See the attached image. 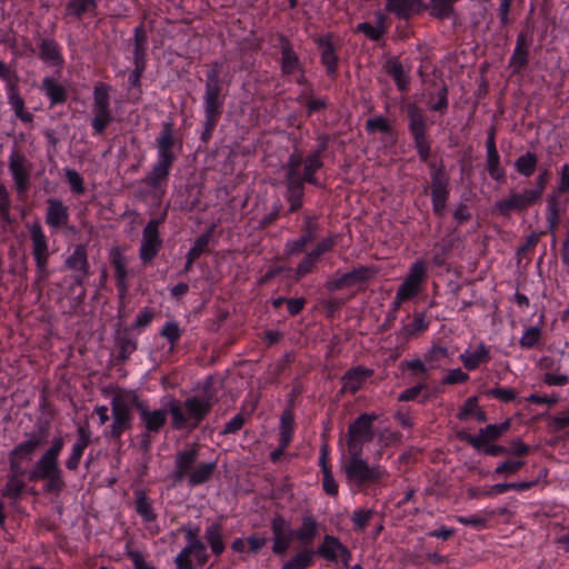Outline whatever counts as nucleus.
<instances>
[{"instance_id":"nucleus-31","label":"nucleus","mask_w":569,"mask_h":569,"mask_svg":"<svg viewBox=\"0 0 569 569\" xmlns=\"http://www.w3.org/2000/svg\"><path fill=\"white\" fill-rule=\"evenodd\" d=\"M530 40L521 32L517 37L516 47L509 60L513 73L520 72L528 63Z\"/></svg>"},{"instance_id":"nucleus-10","label":"nucleus","mask_w":569,"mask_h":569,"mask_svg":"<svg viewBox=\"0 0 569 569\" xmlns=\"http://www.w3.org/2000/svg\"><path fill=\"white\" fill-rule=\"evenodd\" d=\"M409 130L413 137L415 146L420 160L428 162L430 157V143L427 139V122L423 112L416 106L408 107Z\"/></svg>"},{"instance_id":"nucleus-16","label":"nucleus","mask_w":569,"mask_h":569,"mask_svg":"<svg viewBox=\"0 0 569 569\" xmlns=\"http://www.w3.org/2000/svg\"><path fill=\"white\" fill-rule=\"evenodd\" d=\"M271 530L273 553L284 556L290 549L295 539V531L291 529L290 523L282 516H276L272 519Z\"/></svg>"},{"instance_id":"nucleus-57","label":"nucleus","mask_w":569,"mask_h":569,"mask_svg":"<svg viewBox=\"0 0 569 569\" xmlns=\"http://www.w3.org/2000/svg\"><path fill=\"white\" fill-rule=\"evenodd\" d=\"M541 339V328L539 327H529L527 328L520 340L519 345L521 348L530 349L533 348Z\"/></svg>"},{"instance_id":"nucleus-56","label":"nucleus","mask_w":569,"mask_h":569,"mask_svg":"<svg viewBox=\"0 0 569 569\" xmlns=\"http://www.w3.org/2000/svg\"><path fill=\"white\" fill-rule=\"evenodd\" d=\"M192 556L197 559V561L200 565H204L208 561V555H207L206 546L203 545V542L200 543L199 549H190L189 551H187L188 567L180 563L176 558L174 562H176L177 569H193L192 561H191Z\"/></svg>"},{"instance_id":"nucleus-58","label":"nucleus","mask_w":569,"mask_h":569,"mask_svg":"<svg viewBox=\"0 0 569 569\" xmlns=\"http://www.w3.org/2000/svg\"><path fill=\"white\" fill-rule=\"evenodd\" d=\"M318 260L319 259L315 257L311 252L307 253L305 258L299 262L296 269V280H300L308 273L312 272L316 268Z\"/></svg>"},{"instance_id":"nucleus-49","label":"nucleus","mask_w":569,"mask_h":569,"mask_svg":"<svg viewBox=\"0 0 569 569\" xmlns=\"http://www.w3.org/2000/svg\"><path fill=\"white\" fill-rule=\"evenodd\" d=\"M23 478L24 476L8 475V481L2 489V496L9 499L18 498L26 487Z\"/></svg>"},{"instance_id":"nucleus-60","label":"nucleus","mask_w":569,"mask_h":569,"mask_svg":"<svg viewBox=\"0 0 569 569\" xmlns=\"http://www.w3.org/2000/svg\"><path fill=\"white\" fill-rule=\"evenodd\" d=\"M211 237V230L201 234L193 243L191 249L188 251V256L191 259H198L203 252L208 250L209 241Z\"/></svg>"},{"instance_id":"nucleus-28","label":"nucleus","mask_w":569,"mask_h":569,"mask_svg":"<svg viewBox=\"0 0 569 569\" xmlns=\"http://www.w3.org/2000/svg\"><path fill=\"white\" fill-rule=\"evenodd\" d=\"M77 441L73 443L71 453L66 460V467L69 470L78 469L83 452L90 443L91 433L87 426L79 427L77 430Z\"/></svg>"},{"instance_id":"nucleus-9","label":"nucleus","mask_w":569,"mask_h":569,"mask_svg":"<svg viewBox=\"0 0 569 569\" xmlns=\"http://www.w3.org/2000/svg\"><path fill=\"white\" fill-rule=\"evenodd\" d=\"M301 154L292 153L287 163V200L290 203L289 211H297L302 207L303 184L300 174Z\"/></svg>"},{"instance_id":"nucleus-50","label":"nucleus","mask_w":569,"mask_h":569,"mask_svg":"<svg viewBox=\"0 0 569 569\" xmlns=\"http://www.w3.org/2000/svg\"><path fill=\"white\" fill-rule=\"evenodd\" d=\"M388 73L393 78L397 87L405 91L409 84V77L403 70L401 62L398 60H391L388 62Z\"/></svg>"},{"instance_id":"nucleus-59","label":"nucleus","mask_w":569,"mask_h":569,"mask_svg":"<svg viewBox=\"0 0 569 569\" xmlns=\"http://www.w3.org/2000/svg\"><path fill=\"white\" fill-rule=\"evenodd\" d=\"M428 327L429 322L427 321L425 315L416 313L412 322L405 327V332L408 337H416L420 332L426 331Z\"/></svg>"},{"instance_id":"nucleus-20","label":"nucleus","mask_w":569,"mask_h":569,"mask_svg":"<svg viewBox=\"0 0 569 569\" xmlns=\"http://www.w3.org/2000/svg\"><path fill=\"white\" fill-rule=\"evenodd\" d=\"M375 270L369 267H359L350 272H347L336 279H330L326 282V288L329 291H336L343 288L351 287L356 283L369 280L375 276Z\"/></svg>"},{"instance_id":"nucleus-12","label":"nucleus","mask_w":569,"mask_h":569,"mask_svg":"<svg viewBox=\"0 0 569 569\" xmlns=\"http://www.w3.org/2000/svg\"><path fill=\"white\" fill-rule=\"evenodd\" d=\"M0 79L8 84V100L17 118L23 122H32L33 116L24 110V100L18 90V77L0 60Z\"/></svg>"},{"instance_id":"nucleus-13","label":"nucleus","mask_w":569,"mask_h":569,"mask_svg":"<svg viewBox=\"0 0 569 569\" xmlns=\"http://www.w3.org/2000/svg\"><path fill=\"white\" fill-rule=\"evenodd\" d=\"M427 277L426 262L418 259L410 266L397 291L409 301L422 291Z\"/></svg>"},{"instance_id":"nucleus-35","label":"nucleus","mask_w":569,"mask_h":569,"mask_svg":"<svg viewBox=\"0 0 569 569\" xmlns=\"http://www.w3.org/2000/svg\"><path fill=\"white\" fill-rule=\"evenodd\" d=\"M174 161L158 158L149 174L144 178L146 184L151 188H158L167 181L171 167Z\"/></svg>"},{"instance_id":"nucleus-27","label":"nucleus","mask_w":569,"mask_h":569,"mask_svg":"<svg viewBox=\"0 0 569 569\" xmlns=\"http://www.w3.org/2000/svg\"><path fill=\"white\" fill-rule=\"evenodd\" d=\"M158 158L176 160L173 153L174 146V124L172 121H164L161 126V131L156 139Z\"/></svg>"},{"instance_id":"nucleus-61","label":"nucleus","mask_w":569,"mask_h":569,"mask_svg":"<svg viewBox=\"0 0 569 569\" xmlns=\"http://www.w3.org/2000/svg\"><path fill=\"white\" fill-rule=\"evenodd\" d=\"M366 128L370 133L389 132L391 130L389 120L382 116L368 119L366 122Z\"/></svg>"},{"instance_id":"nucleus-23","label":"nucleus","mask_w":569,"mask_h":569,"mask_svg":"<svg viewBox=\"0 0 569 569\" xmlns=\"http://www.w3.org/2000/svg\"><path fill=\"white\" fill-rule=\"evenodd\" d=\"M47 204L46 223L52 230L66 228L70 219L69 208L57 198H49Z\"/></svg>"},{"instance_id":"nucleus-64","label":"nucleus","mask_w":569,"mask_h":569,"mask_svg":"<svg viewBox=\"0 0 569 569\" xmlns=\"http://www.w3.org/2000/svg\"><path fill=\"white\" fill-rule=\"evenodd\" d=\"M478 409V398L470 397L465 401L463 406L457 415V418L462 421L468 420L477 412Z\"/></svg>"},{"instance_id":"nucleus-32","label":"nucleus","mask_w":569,"mask_h":569,"mask_svg":"<svg viewBox=\"0 0 569 569\" xmlns=\"http://www.w3.org/2000/svg\"><path fill=\"white\" fill-rule=\"evenodd\" d=\"M486 147L488 173L493 180H502L505 178V169L500 166V156L496 147L495 130H491L489 133Z\"/></svg>"},{"instance_id":"nucleus-37","label":"nucleus","mask_w":569,"mask_h":569,"mask_svg":"<svg viewBox=\"0 0 569 569\" xmlns=\"http://www.w3.org/2000/svg\"><path fill=\"white\" fill-rule=\"evenodd\" d=\"M180 531L184 533L187 546L177 555V560L188 567L187 551L190 549H199L200 543V528L199 526L187 525L180 528Z\"/></svg>"},{"instance_id":"nucleus-17","label":"nucleus","mask_w":569,"mask_h":569,"mask_svg":"<svg viewBox=\"0 0 569 569\" xmlns=\"http://www.w3.org/2000/svg\"><path fill=\"white\" fill-rule=\"evenodd\" d=\"M67 269L73 272L74 283L82 286L89 277V261L87 248L83 244L74 246L72 252L64 260Z\"/></svg>"},{"instance_id":"nucleus-36","label":"nucleus","mask_w":569,"mask_h":569,"mask_svg":"<svg viewBox=\"0 0 569 569\" xmlns=\"http://www.w3.org/2000/svg\"><path fill=\"white\" fill-rule=\"evenodd\" d=\"M41 90L48 97L51 106L61 104L67 101V89L54 78H43Z\"/></svg>"},{"instance_id":"nucleus-8","label":"nucleus","mask_w":569,"mask_h":569,"mask_svg":"<svg viewBox=\"0 0 569 569\" xmlns=\"http://www.w3.org/2000/svg\"><path fill=\"white\" fill-rule=\"evenodd\" d=\"M378 419L376 413H362L348 427L347 447L349 453H362L365 443L370 442L373 437L372 423Z\"/></svg>"},{"instance_id":"nucleus-62","label":"nucleus","mask_w":569,"mask_h":569,"mask_svg":"<svg viewBox=\"0 0 569 569\" xmlns=\"http://www.w3.org/2000/svg\"><path fill=\"white\" fill-rule=\"evenodd\" d=\"M338 242V234H330L328 237H326L325 239H322L317 246L316 248L310 251L315 257H317L318 259H320V257L329 251H331L333 249V247L337 244Z\"/></svg>"},{"instance_id":"nucleus-52","label":"nucleus","mask_w":569,"mask_h":569,"mask_svg":"<svg viewBox=\"0 0 569 569\" xmlns=\"http://www.w3.org/2000/svg\"><path fill=\"white\" fill-rule=\"evenodd\" d=\"M293 417L290 411H286L281 416L280 423V438L279 442L282 443V447H288L292 440L293 435Z\"/></svg>"},{"instance_id":"nucleus-47","label":"nucleus","mask_w":569,"mask_h":569,"mask_svg":"<svg viewBox=\"0 0 569 569\" xmlns=\"http://www.w3.org/2000/svg\"><path fill=\"white\" fill-rule=\"evenodd\" d=\"M538 158L533 152H526L521 154L515 162V168L518 173L523 177H531L537 168Z\"/></svg>"},{"instance_id":"nucleus-4","label":"nucleus","mask_w":569,"mask_h":569,"mask_svg":"<svg viewBox=\"0 0 569 569\" xmlns=\"http://www.w3.org/2000/svg\"><path fill=\"white\" fill-rule=\"evenodd\" d=\"M221 67L219 63H212L207 72V80L204 87V113L207 130H212L217 124L221 114L223 99L221 98V81H220Z\"/></svg>"},{"instance_id":"nucleus-39","label":"nucleus","mask_w":569,"mask_h":569,"mask_svg":"<svg viewBox=\"0 0 569 569\" xmlns=\"http://www.w3.org/2000/svg\"><path fill=\"white\" fill-rule=\"evenodd\" d=\"M217 469L216 461L200 462L187 478L191 487L200 486L211 479Z\"/></svg>"},{"instance_id":"nucleus-25","label":"nucleus","mask_w":569,"mask_h":569,"mask_svg":"<svg viewBox=\"0 0 569 569\" xmlns=\"http://www.w3.org/2000/svg\"><path fill=\"white\" fill-rule=\"evenodd\" d=\"M199 458V451L193 446L191 448L179 451L176 456L173 477L176 481L187 479L196 467Z\"/></svg>"},{"instance_id":"nucleus-26","label":"nucleus","mask_w":569,"mask_h":569,"mask_svg":"<svg viewBox=\"0 0 569 569\" xmlns=\"http://www.w3.org/2000/svg\"><path fill=\"white\" fill-rule=\"evenodd\" d=\"M110 261L114 269V277L117 281L119 297L123 299L129 291L127 259L119 248H114L111 250Z\"/></svg>"},{"instance_id":"nucleus-34","label":"nucleus","mask_w":569,"mask_h":569,"mask_svg":"<svg viewBox=\"0 0 569 569\" xmlns=\"http://www.w3.org/2000/svg\"><path fill=\"white\" fill-rule=\"evenodd\" d=\"M39 58L53 67H61L64 62L59 44L49 38L40 40Z\"/></svg>"},{"instance_id":"nucleus-19","label":"nucleus","mask_w":569,"mask_h":569,"mask_svg":"<svg viewBox=\"0 0 569 569\" xmlns=\"http://www.w3.org/2000/svg\"><path fill=\"white\" fill-rule=\"evenodd\" d=\"M318 555L327 561H338L341 559L346 567L351 560V552L343 546L337 537L325 536L322 542L318 547Z\"/></svg>"},{"instance_id":"nucleus-3","label":"nucleus","mask_w":569,"mask_h":569,"mask_svg":"<svg viewBox=\"0 0 569 569\" xmlns=\"http://www.w3.org/2000/svg\"><path fill=\"white\" fill-rule=\"evenodd\" d=\"M139 396L134 390L117 389L111 398L112 423L109 436L120 439L121 436L132 428V409L138 410Z\"/></svg>"},{"instance_id":"nucleus-5","label":"nucleus","mask_w":569,"mask_h":569,"mask_svg":"<svg viewBox=\"0 0 569 569\" xmlns=\"http://www.w3.org/2000/svg\"><path fill=\"white\" fill-rule=\"evenodd\" d=\"M28 230L30 234L32 256L36 262V282L41 283L49 277V241L39 222L28 224Z\"/></svg>"},{"instance_id":"nucleus-48","label":"nucleus","mask_w":569,"mask_h":569,"mask_svg":"<svg viewBox=\"0 0 569 569\" xmlns=\"http://www.w3.org/2000/svg\"><path fill=\"white\" fill-rule=\"evenodd\" d=\"M313 556L311 549H303L284 562L281 569H307L312 565Z\"/></svg>"},{"instance_id":"nucleus-24","label":"nucleus","mask_w":569,"mask_h":569,"mask_svg":"<svg viewBox=\"0 0 569 569\" xmlns=\"http://www.w3.org/2000/svg\"><path fill=\"white\" fill-rule=\"evenodd\" d=\"M373 373L375 371L372 369L363 366H357L347 370L341 378L342 391L355 395L363 387L365 382L373 376Z\"/></svg>"},{"instance_id":"nucleus-38","label":"nucleus","mask_w":569,"mask_h":569,"mask_svg":"<svg viewBox=\"0 0 569 569\" xmlns=\"http://www.w3.org/2000/svg\"><path fill=\"white\" fill-rule=\"evenodd\" d=\"M147 50V36L142 27H138L134 29V51H133V60L136 64V73L137 78L144 70V58Z\"/></svg>"},{"instance_id":"nucleus-51","label":"nucleus","mask_w":569,"mask_h":569,"mask_svg":"<svg viewBox=\"0 0 569 569\" xmlns=\"http://www.w3.org/2000/svg\"><path fill=\"white\" fill-rule=\"evenodd\" d=\"M383 21V14L378 13V26H372L369 22H362L357 26V30L365 33L370 40L377 41L382 37L385 32Z\"/></svg>"},{"instance_id":"nucleus-55","label":"nucleus","mask_w":569,"mask_h":569,"mask_svg":"<svg viewBox=\"0 0 569 569\" xmlns=\"http://www.w3.org/2000/svg\"><path fill=\"white\" fill-rule=\"evenodd\" d=\"M117 348L119 350V359L126 361L137 350V341L129 336L117 338Z\"/></svg>"},{"instance_id":"nucleus-45","label":"nucleus","mask_w":569,"mask_h":569,"mask_svg":"<svg viewBox=\"0 0 569 569\" xmlns=\"http://www.w3.org/2000/svg\"><path fill=\"white\" fill-rule=\"evenodd\" d=\"M136 496V511L142 518L144 522H154L157 513L152 507L151 500L147 497L142 490H137Z\"/></svg>"},{"instance_id":"nucleus-43","label":"nucleus","mask_w":569,"mask_h":569,"mask_svg":"<svg viewBox=\"0 0 569 569\" xmlns=\"http://www.w3.org/2000/svg\"><path fill=\"white\" fill-rule=\"evenodd\" d=\"M97 9V0H68L66 16L80 19L84 14H93Z\"/></svg>"},{"instance_id":"nucleus-2","label":"nucleus","mask_w":569,"mask_h":569,"mask_svg":"<svg viewBox=\"0 0 569 569\" xmlns=\"http://www.w3.org/2000/svg\"><path fill=\"white\" fill-rule=\"evenodd\" d=\"M171 426L176 430H193L207 418L212 408L208 397L192 396L184 401L171 398L167 402Z\"/></svg>"},{"instance_id":"nucleus-22","label":"nucleus","mask_w":569,"mask_h":569,"mask_svg":"<svg viewBox=\"0 0 569 569\" xmlns=\"http://www.w3.org/2000/svg\"><path fill=\"white\" fill-rule=\"evenodd\" d=\"M138 411L143 427L149 433H158L166 425L168 418V407L164 409L150 410L146 403L139 400Z\"/></svg>"},{"instance_id":"nucleus-14","label":"nucleus","mask_w":569,"mask_h":569,"mask_svg":"<svg viewBox=\"0 0 569 569\" xmlns=\"http://www.w3.org/2000/svg\"><path fill=\"white\" fill-rule=\"evenodd\" d=\"M537 202H539L537 194L531 193L529 189L520 192L512 190L506 198L496 202L495 210L507 217L513 211H525Z\"/></svg>"},{"instance_id":"nucleus-53","label":"nucleus","mask_w":569,"mask_h":569,"mask_svg":"<svg viewBox=\"0 0 569 569\" xmlns=\"http://www.w3.org/2000/svg\"><path fill=\"white\" fill-rule=\"evenodd\" d=\"M375 511L371 509H356L351 515V521L355 531H363L373 518Z\"/></svg>"},{"instance_id":"nucleus-54","label":"nucleus","mask_w":569,"mask_h":569,"mask_svg":"<svg viewBox=\"0 0 569 569\" xmlns=\"http://www.w3.org/2000/svg\"><path fill=\"white\" fill-rule=\"evenodd\" d=\"M160 335L168 340L170 350H173L182 336V330L174 321L166 322Z\"/></svg>"},{"instance_id":"nucleus-42","label":"nucleus","mask_w":569,"mask_h":569,"mask_svg":"<svg viewBox=\"0 0 569 569\" xmlns=\"http://www.w3.org/2000/svg\"><path fill=\"white\" fill-rule=\"evenodd\" d=\"M317 535L318 522L315 517L311 515L303 516L300 527L295 531V538L305 545H309Z\"/></svg>"},{"instance_id":"nucleus-1","label":"nucleus","mask_w":569,"mask_h":569,"mask_svg":"<svg viewBox=\"0 0 569 569\" xmlns=\"http://www.w3.org/2000/svg\"><path fill=\"white\" fill-rule=\"evenodd\" d=\"M63 446V439L61 437H56L52 440L51 446L41 455L28 473L30 481L44 480V490L47 492L57 495L66 487L62 470L59 466V456Z\"/></svg>"},{"instance_id":"nucleus-30","label":"nucleus","mask_w":569,"mask_h":569,"mask_svg":"<svg viewBox=\"0 0 569 569\" xmlns=\"http://www.w3.org/2000/svg\"><path fill=\"white\" fill-rule=\"evenodd\" d=\"M280 49H281V72L283 74H295L301 72L302 66L298 54L295 52L290 41L281 36L280 37Z\"/></svg>"},{"instance_id":"nucleus-6","label":"nucleus","mask_w":569,"mask_h":569,"mask_svg":"<svg viewBox=\"0 0 569 569\" xmlns=\"http://www.w3.org/2000/svg\"><path fill=\"white\" fill-rule=\"evenodd\" d=\"M343 471L347 481L358 486L378 482L388 476L386 469L380 466H370L361 458V453H350V459L345 465Z\"/></svg>"},{"instance_id":"nucleus-63","label":"nucleus","mask_w":569,"mask_h":569,"mask_svg":"<svg viewBox=\"0 0 569 569\" xmlns=\"http://www.w3.org/2000/svg\"><path fill=\"white\" fill-rule=\"evenodd\" d=\"M66 178L74 193L82 194L84 192V182L79 172L73 169H66Z\"/></svg>"},{"instance_id":"nucleus-7","label":"nucleus","mask_w":569,"mask_h":569,"mask_svg":"<svg viewBox=\"0 0 569 569\" xmlns=\"http://www.w3.org/2000/svg\"><path fill=\"white\" fill-rule=\"evenodd\" d=\"M110 86L103 82H98L94 86L91 126L96 134H102L113 120L110 108Z\"/></svg>"},{"instance_id":"nucleus-18","label":"nucleus","mask_w":569,"mask_h":569,"mask_svg":"<svg viewBox=\"0 0 569 569\" xmlns=\"http://www.w3.org/2000/svg\"><path fill=\"white\" fill-rule=\"evenodd\" d=\"M432 180L431 201L437 216H442L448 198V180L443 176L442 167L438 168L435 163H429Z\"/></svg>"},{"instance_id":"nucleus-15","label":"nucleus","mask_w":569,"mask_h":569,"mask_svg":"<svg viewBox=\"0 0 569 569\" xmlns=\"http://www.w3.org/2000/svg\"><path fill=\"white\" fill-rule=\"evenodd\" d=\"M161 220H150L142 231V240L139 249V257L143 263H150L158 254L162 240L159 234Z\"/></svg>"},{"instance_id":"nucleus-11","label":"nucleus","mask_w":569,"mask_h":569,"mask_svg":"<svg viewBox=\"0 0 569 569\" xmlns=\"http://www.w3.org/2000/svg\"><path fill=\"white\" fill-rule=\"evenodd\" d=\"M8 168L19 196L24 197L30 188L33 164L18 150H13L8 159Z\"/></svg>"},{"instance_id":"nucleus-41","label":"nucleus","mask_w":569,"mask_h":569,"mask_svg":"<svg viewBox=\"0 0 569 569\" xmlns=\"http://www.w3.org/2000/svg\"><path fill=\"white\" fill-rule=\"evenodd\" d=\"M321 49V62L326 67L329 74H333L338 68V57L335 52L330 37L326 36L318 40Z\"/></svg>"},{"instance_id":"nucleus-33","label":"nucleus","mask_w":569,"mask_h":569,"mask_svg":"<svg viewBox=\"0 0 569 569\" xmlns=\"http://www.w3.org/2000/svg\"><path fill=\"white\" fill-rule=\"evenodd\" d=\"M426 6L421 0H387L386 9L399 18H409L423 11Z\"/></svg>"},{"instance_id":"nucleus-29","label":"nucleus","mask_w":569,"mask_h":569,"mask_svg":"<svg viewBox=\"0 0 569 569\" xmlns=\"http://www.w3.org/2000/svg\"><path fill=\"white\" fill-rule=\"evenodd\" d=\"M463 367L469 370L478 369L482 363H487L491 360L490 348L480 342L473 350H466L459 356Z\"/></svg>"},{"instance_id":"nucleus-40","label":"nucleus","mask_w":569,"mask_h":569,"mask_svg":"<svg viewBox=\"0 0 569 569\" xmlns=\"http://www.w3.org/2000/svg\"><path fill=\"white\" fill-rule=\"evenodd\" d=\"M322 167L320 158V151L308 156L305 160L301 159L300 174L303 182L318 184V180L315 178V172Z\"/></svg>"},{"instance_id":"nucleus-21","label":"nucleus","mask_w":569,"mask_h":569,"mask_svg":"<svg viewBox=\"0 0 569 569\" xmlns=\"http://www.w3.org/2000/svg\"><path fill=\"white\" fill-rule=\"evenodd\" d=\"M509 428V421L500 425H488L486 428L480 429L477 435H466L463 439L475 449L479 450L487 443L499 439Z\"/></svg>"},{"instance_id":"nucleus-44","label":"nucleus","mask_w":569,"mask_h":569,"mask_svg":"<svg viewBox=\"0 0 569 569\" xmlns=\"http://www.w3.org/2000/svg\"><path fill=\"white\" fill-rule=\"evenodd\" d=\"M204 538L216 556H220L224 551V542L222 539V525L213 522L206 528Z\"/></svg>"},{"instance_id":"nucleus-46","label":"nucleus","mask_w":569,"mask_h":569,"mask_svg":"<svg viewBox=\"0 0 569 569\" xmlns=\"http://www.w3.org/2000/svg\"><path fill=\"white\" fill-rule=\"evenodd\" d=\"M41 445V438L37 435H31L28 440L16 446L10 453L22 460H31L32 455Z\"/></svg>"}]
</instances>
